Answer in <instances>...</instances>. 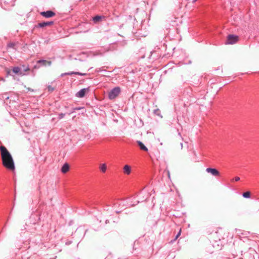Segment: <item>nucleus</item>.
Listing matches in <instances>:
<instances>
[{"label":"nucleus","mask_w":259,"mask_h":259,"mask_svg":"<svg viewBox=\"0 0 259 259\" xmlns=\"http://www.w3.org/2000/svg\"><path fill=\"white\" fill-rule=\"evenodd\" d=\"M64 116H65V114L62 113H60V114L58 115V118H59V119H61L63 118L64 117Z\"/></svg>","instance_id":"21"},{"label":"nucleus","mask_w":259,"mask_h":259,"mask_svg":"<svg viewBox=\"0 0 259 259\" xmlns=\"http://www.w3.org/2000/svg\"><path fill=\"white\" fill-rule=\"evenodd\" d=\"M99 169L103 173H105L107 170V165L106 163L100 164Z\"/></svg>","instance_id":"11"},{"label":"nucleus","mask_w":259,"mask_h":259,"mask_svg":"<svg viewBox=\"0 0 259 259\" xmlns=\"http://www.w3.org/2000/svg\"><path fill=\"white\" fill-rule=\"evenodd\" d=\"M65 75H71L72 74L78 75L80 76H85L87 75L86 73H83L79 72H70L64 73Z\"/></svg>","instance_id":"10"},{"label":"nucleus","mask_w":259,"mask_h":259,"mask_svg":"<svg viewBox=\"0 0 259 259\" xmlns=\"http://www.w3.org/2000/svg\"><path fill=\"white\" fill-rule=\"evenodd\" d=\"M181 229H180L179 230V232H178V233L177 234V235H176L175 239H174V241H175L176 240H177L178 237L181 235Z\"/></svg>","instance_id":"20"},{"label":"nucleus","mask_w":259,"mask_h":259,"mask_svg":"<svg viewBox=\"0 0 259 259\" xmlns=\"http://www.w3.org/2000/svg\"><path fill=\"white\" fill-rule=\"evenodd\" d=\"M23 67L24 68L23 70L24 72L28 71L30 70V68L28 66L25 67L24 65H23Z\"/></svg>","instance_id":"23"},{"label":"nucleus","mask_w":259,"mask_h":259,"mask_svg":"<svg viewBox=\"0 0 259 259\" xmlns=\"http://www.w3.org/2000/svg\"><path fill=\"white\" fill-rule=\"evenodd\" d=\"M123 172L125 174L130 175L131 172V166L128 165H124L123 167Z\"/></svg>","instance_id":"9"},{"label":"nucleus","mask_w":259,"mask_h":259,"mask_svg":"<svg viewBox=\"0 0 259 259\" xmlns=\"http://www.w3.org/2000/svg\"><path fill=\"white\" fill-rule=\"evenodd\" d=\"M7 75H12L11 74V71L9 69H8L7 70Z\"/></svg>","instance_id":"25"},{"label":"nucleus","mask_w":259,"mask_h":259,"mask_svg":"<svg viewBox=\"0 0 259 259\" xmlns=\"http://www.w3.org/2000/svg\"><path fill=\"white\" fill-rule=\"evenodd\" d=\"M49 65H51V61H47V63Z\"/></svg>","instance_id":"26"},{"label":"nucleus","mask_w":259,"mask_h":259,"mask_svg":"<svg viewBox=\"0 0 259 259\" xmlns=\"http://www.w3.org/2000/svg\"><path fill=\"white\" fill-rule=\"evenodd\" d=\"M91 54L93 56H98V55L101 56L103 54V53L102 52H101V51H96L94 52L91 53Z\"/></svg>","instance_id":"16"},{"label":"nucleus","mask_w":259,"mask_h":259,"mask_svg":"<svg viewBox=\"0 0 259 259\" xmlns=\"http://www.w3.org/2000/svg\"><path fill=\"white\" fill-rule=\"evenodd\" d=\"M242 196L244 198H249L250 197V193L249 191H247V192H244L242 194Z\"/></svg>","instance_id":"17"},{"label":"nucleus","mask_w":259,"mask_h":259,"mask_svg":"<svg viewBox=\"0 0 259 259\" xmlns=\"http://www.w3.org/2000/svg\"><path fill=\"white\" fill-rule=\"evenodd\" d=\"M47 61L45 60H39L37 61V63H42L44 65H46Z\"/></svg>","instance_id":"18"},{"label":"nucleus","mask_w":259,"mask_h":259,"mask_svg":"<svg viewBox=\"0 0 259 259\" xmlns=\"http://www.w3.org/2000/svg\"><path fill=\"white\" fill-rule=\"evenodd\" d=\"M69 166L67 163L64 164L61 168V171L62 173H66L69 170Z\"/></svg>","instance_id":"13"},{"label":"nucleus","mask_w":259,"mask_h":259,"mask_svg":"<svg viewBox=\"0 0 259 259\" xmlns=\"http://www.w3.org/2000/svg\"><path fill=\"white\" fill-rule=\"evenodd\" d=\"M197 0H193V3H195Z\"/></svg>","instance_id":"27"},{"label":"nucleus","mask_w":259,"mask_h":259,"mask_svg":"<svg viewBox=\"0 0 259 259\" xmlns=\"http://www.w3.org/2000/svg\"><path fill=\"white\" fill-rule=\"evenodd\" d=\"M83 108V107H75L73 109V111L71 112V113H73L75 110H79Z\"/></svg>","instance_id":"19"},{"label":"nucleus","mask_w":259,"mask_h":259,"mask_svg":"<svg viewBox=\"0 0 259 259\" xmlns=\"http://www.w3.org/2000/svg\"><path fill=\"white\" fill-rule=\"evenodd\" d=\"M234 180V181H236V182H237V181H239V180H240V178H239V177H235V178H234V179H232V180H231V181H233Z\"/></svg>","instance_id":"24"},{"label":"nucleus","mask_w":259,"mask_h":259,"mask_svg":"<svg viewBox=\"0 0 259 259\" xmlns=\"http://www.w3.org/2000/svg\"><path fill=\"white\" fill-rule=\"evenodd\" d=\"M18 44V42H10L7 45L8 48H12L15 50H16V46Z\"/></svg>","instance_id":"14"},{"label":"nucleus","mask_w":259,"mask_h":259,"mask_svg":"<svg viewBox=\"0 0 259 259\" xmlns=\"http://www.w3.org/2000/svg\"><path fill=\"white\" fill-rule=\"evenodd\" d=\"M1 154L3 165L10 170L15 169L14 162L10 153L4 146H0Z\"/></svg>","instance_id":"1"},{"label":"nucleus","mask_w":259,"mask_h":259,"mask_svg":"<svg viewBox=\"0 0 259 259\" xmlns=\"http://www.w3.org/2000/svg\"><path fill=\"white\" fill-rule=\"evenodd\" d=\"M40 14L42 16H43L46 18H49L51 17H53L55 16L56 15L55 13H54V12H53L52 11H47L46 12H41L40 13Z\"/></svg>","instance_id":"4"},{"label":"nucleus","mask_w":259,"mask_h":259,"mask_svg":"<svg viewBox=\"0 0 259 259\" xmlns=\"http://www.w3.org/2000/svg\"><path fill=\"white\" fill-rule=\"evenodd\" d=\"M121 92L120 88L118 87L113 88L108 94V97L110 100L115 99Z\"/></svg>","instance_id":"2"},{"label":"nucleus","mask_w":259,"mask_h":259,"mask_svg":"<svg viewBox=\"0 0 259 259\" xmlns=\"http://www.w3.org/2000/svg\"><path fill=\"white\" fill-rule=\"evenodd\" d=\"M137 143L141 150L145 151H148V148L144 145V144L142 142L138 141H137Z\"/></svg>","instance_id":"12"},{"label":"nucleus","mask_w":259,"mask_h":259,"mask_svg":"<svg viewBox=\"0 0 259 259\" xmlns=\"http://www.w3.org/2000/svg\"><path fill=\"white\" fill-rule=\"evenodd\" d=\"M206 171L208 173H210L212 176L217 177L220 176V172L215 168H207Z\"/></svg>","instance_id":"5"},{"label":"nucleus","mask_w":259,"mask_h":259,"mask_svg":"<svg viewBox=\"0 0 259 259\" xmlns=\"http://www.w3.org/2000/svg\"><path fill=\"white\" fill-rule=\"evenodd\" d=\"M28 90L30 91V89L28 88ZM31 91H33V90H31Z\"/></svg>","instance_id":"28"},{"label":"nucleus","mask_w":259,"mask_h":259,"mask_svg":"<svg viewBox=\"0 0 259 259\" xmlns=\"http://www.w3.org/2000/svg\"><path fill=\"white\" fill-rule=\"evenodd\" d=\"M12 71L15 74H19L21 76H24L26 74L24 72V71H21V69L20 67L18 66L13 67L12 69Z\"/></svg>","instance_id":"6"},{"label":"nucleus","mask_w":259,"mask_h":259,"mask_svg":"<svg viewBox=\"0 0 259 259\" xmlns=\"http://www.w3.org/2000/svg\"><path fill=\"white\" fill-rule=\"evenodd\" d=\"M102 18H104V17H102L100 16H96L93 18V21L95 23H97L100 21Z\"/></svg>","instance_id":"15"},{"label":"nucleus","mask_w":259,"mask_h":259,"mask_svg":"<svg viewBox=\"0 0 259 259\" xmlns=\"http://www.w3.org/2000/svg\"><path fill=\"white\" fill-rule=\"evenodd\" d=\"M238 40L239 37L238 36L233 34H229L227 36V41L225 44L227 45H233L236 43Z\"/></svg>","instance_id":"3"},{"label":"nucleus","mask_w":259,"mask_h":259,"mask_svg":"<svg viewBox=\"0 0 259 259\" xmlns=\"http://www.w3.org/2000/svg\"><path fill=\"white\" fill-rule=\"evenodd\" d=\"M48 89L49 92H53L54 90V88L51 85L48 86Z\"/></svg>","instance_id":"22"},{"label":"nucleus","mask_w":259,"mask_h":259,"mask_svg":"<svg viewBox=\"0 0 259 259\" xmlns=\"http://www.w3.org/2000/svg\"><path fill=\"white\" fill-rule=\"evenodd\" d=\"M54 24L53 21H48V22H43L41 23H39L38 24V26L39 27L43 28L47 26H50Z\"/></svg>","instance_id":"8"},{"label":"nucleus","mask_w":259,"mask_h":259,"mask_svg":"<svg viewBox=\"0 0 259 259\" xmlns=\"http://www.w3.org/2000/svg\"><path fill=\"white\" fill-rule=\"evenodd\" d=\"M88 91L89 89H82L76 94V96L78 98H83Z\"/></svg>","instance_id":"7"}]
</instances>
